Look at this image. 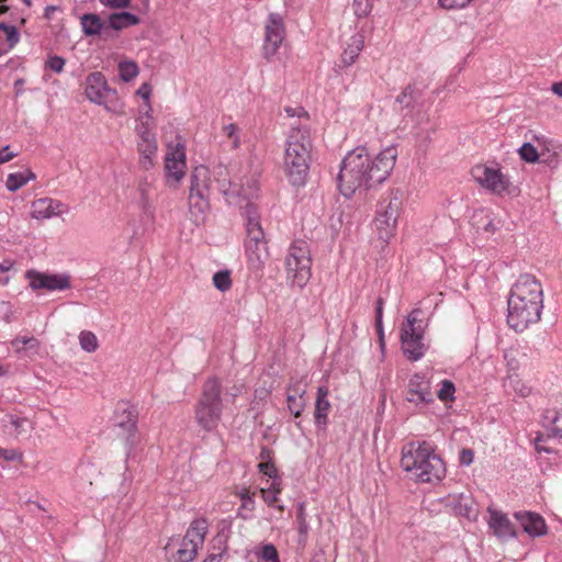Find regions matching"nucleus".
I'll return each instance as SVG.
<instances>
[{
  "label": "nucleus",
  "instance_id": "f257e3e1",
  "mask_svg": "<svg viewBox=\"0 0 562 562\" xmlns=\"http://www.w3.org/2000/svg\"><path fill=\"white\" fill-rule=\"evenodd\" d=\"M397 148L386 146L375 156L359 146L348 151L341 161L337 176L338 189L346 198L384 182L395 167Z\"/></svg>",
  "mask_w": 562,
  "mask_h": 562
},
{
  "label": "nucleus",
  "instance_id": "f03ea898",
  "mask_svg": "<svg viewBox=\"0 0 562 562\" xmlns=\"http://www.w3.org/2000/svg\"><path fill=\"white\" fill-rule=\"evenodd\" d=\"M507 323L516 331L525 330L540 319L543 308V292L539 281L530 276H521L513 285L508 301Z\"/></svg>",
  "mask_w": 562,
  "mask_h": 562
},
{
  "label": "nucleus",
  "instance_id": "7ed1b4c3",
  "mask_svg": "<svg viewBox=\"0 0 562 562\" xmlns=\"http://www.w3.org/2000/svg\"><path fill=\"white\" fill-rule=\"evenodd\" d=\"M311 153L310 130L305 125L291 124L283 156V171L291 186L299 188L306 184Z\"/></svg>",
  "mask_w": 562,
  "mask_h": 562
},
{
  "label": "nucleus",
  "instance_id": "20e7f679",
  "mask_svg": "<svg viewBox=\"0 0 562 562\" xmlns=\"http://www.w3.org/2000/svg\"><path fill=\"white\" fill-rule=\"evenodd\" d=\"M402 469L422 483L439 482L446 476V464L426 442H409L402 449Z\"/></svg>",
  "mask_w": 562,
  "mask_h": 562
},
{
  "label": "nucleus",
  "instance_id": "39448f33",
  "mask_svg": "<svg viewBox=\"0 0 562 562\" xmlns=\"http://www.w3.org/2000/svg\"><path fill=\"white\" fill-rule=\"evenodd\" d=\"M228 396L234 398L236 394L224 395L218 379L209 378L205 381L194 411L195 422L203 430L214 431L217 429L222 420L224 403Z\"/></svg>",
  "mask_w": 562,
  "mask_h": 562
},
{
  "label": "nucleus",
  "instance_id": "423d86ee",
  "mask_svg": "<svg viewBox=\"0 0 562 562\" xmlns=\"http://www.w3.org/2000/svg\"><path fill=\"white\" fill-rule=\"evenodd\" d=\"M161 131L166 143L164 158L166 183L170 188H178L187 173L186 142L172 122L164 126Z\"/></svg>",
  "mask_w": 562,
  "mask_h": 562
},
{
  "label": "nucleus",
  "instance_id": "0eeeda50",
  "mask_svg": "<svg viewBox=\"0 0 562 562\" xmlns=\"http://www.w3.org/2000/svg\"><path fill=\"white\" fill-rule=\"evenodd\" d=\"M286 280L292 286L303 289L312 277L311 250L306 241L295 240L285 257Z\"/></svg>",
  "mask_w": 562,
  "mask_h": 562
},
{
  "label": "nucleus",
  "instance_id": "6e6552de",
  "mask_svg": "<svg viewBox=\"0 0 562 562\" xmlns=\"http://www.w3.org/2000/svg\"><path fill=\"white\" fill-rule=\"evenodd\" d=\"M85 95L91 103L103 106L112 114L124 113V103L117 98L116 90L109 86L105 76L100 71L87 76Z\"/></svg>",
  "mask_w": 562,
  "mask_h": 562
},
{
  "label": "nucleus",
  "instance_id": "1a4fd4ad",
  "mask_svg": "<svg viewBox=\"0 0 562 562\" xmlns=\"http://www.w3.org/2000/svg\"><path fill=\"white\" fill-rule=\"evenodd\" d=\"M471 176L482 189L496 194H513L516 187L509 176L496 162L477 164L472 167Z\"/></svg>",
  "mask_w": 562,
  "mask_h": 562
},
{
  "label": "nucleus",
  "instance_id": "9d476101",
  "mask_svg": "<svg viewBox=\"0 0 562 562\" xmlns=\"http://www.w3.org/2000/svg\"><path fill=\"white\" fill-rule=\"evenodd\" d=\"M419 314L418 310L409 313L401 328L402 351L412 361L422 359L427 350L424 342L425 324L418 318Z\"/></svg>",
  "mask_w": 562,
  "mask_h": 562
},
{
  "label": "nucleus",
  "instance_id": "9b49d317",
  "mask_svg": "<svg viewBox=\"0 0 562 562\" xmlns=\"http://www.w3.org/2000/svg\"><path fill=\"white\" fill-rule=\"evenodd\" d=\"M136 423L137 414L133 406L127 403H121L116 406L114 424L125 434V454L127 459L134 456L142 441Z\"/></svg>",
  "mask_w": 562,
  "mask_h": 562
},
{
  "label": "nucleus",
  "instance_id": "f8f14e48",
  "mask_svg": "<svg viewBox=\"0 0 562 562\" xmlns=\"http://www.w3.org/2000/svg\"><path fill=\"white\" fill-rule=\"evenodd\" d=\"M204 533L201 529H187L183 536L172 537L166 549L173 555L175 562H191L202 547Z\"/></svg>",
  "mask_w": 562,
  "mask_h": 562
},
{
  "label": "nucleus",
  "instance_id": "ddd939ff",
  "mask_svg": "<svg viewBox=\"0 0 562 562\" xmlns=\"http://www.w3.org/2000/svg\"><path fill=\"white\" fill-rule=\"evenodd\" d=\"M285 37L284 20L279 13H270L265 24L263 55L267 59L272 58Z\"/></svg>",
  "mask_w": 562,
  "mask_h": 562
},
{
  "label": "nucleus",
  "instance_id": "4468645a",
  "mask_svg": "<svg viewBox=\"0 0 562 562\" xmlns=\"http://www.w3.org/2000/svg\"><path fill=\"white\" fill-rule=\"evenodd\" d=\"M25 278L32 290L64 291L70 288V277L67 273H45L27 270Z\"/></svg>",
  "mask_w": 562,
  "mask_h": 562
},
{
  "label": "nucleus",
  "instance_id": "2eb2a0df",
  "mask_svg": "<svg viewBox=\"0 0 562 562\" xmlns=\"http://www.w3.org/2000/svg\"><path fill=\"white\" fill-rule=\"evenodd\" d=\"M137 150L140 157V164L144 168H149L154 164V158L158 153V143L155 128L147 125H136Z\"/></svg>",
  "mask_w": 562,
  "mask_h": 562
},
{
  "label": "nucleus",
  "instance_id": "dca6fc26",
  "mask_svg": "<svg viewBox=\"0 0 562 562\" xmlns=\"http://www.w3.org/2000/svg\"><path fill=\"white\" fill-rule=\"evenodd\" d=\"M217 183L220 191L223 192L227 199L239 196L246 200L251 199L256 195L259 188L257 173H252L245 180L240 179L239 182L217 180Z\"/></svg>",
  "mask_w": 562,
  "mask_h": 562
},
{
  "label": "nucleus",
  "instance_id": "f3484780",
  "mask_svg": "<svg viewBox=\"0 0 562 562\" xmlns=\"http://www.w3.org/2000/svg\"><path fill=\"white\" fill-rule=\"evenodd\" d=\"M406 400L415 406H423L434 402L430 382L424 374L416 373L411 376Z\"/></svg>",
  "mask_w": 562,
  "mask_h": 562
},
{
  "label": "nucleus",
  "instance_id": "a211bd4d",
  "mask_svg": "<svg viewBox=\"0 0 562 562\" xmlns=\"http://www.w3.org/2000/svg\"><path fill=\"white\" fill-rule=\"evenodd\" d=\"M245 251L248 265L255 270L262 269L269 257L265 236L246 238Z\"/></svg>",
  "mask_w": 562,
  "mask_h": 562
},
{
  "label": "nucleus",
  "instance_id": "6ab92c4d",
  "mask_svg": "<svg viewBox=\"0 0 562 562\" xmlns=\"http://www.w3.org/2000/svg\"><path fill=\"white\" fill-rule=\"evenodd\" d=\"M68 211L66 204L52 198H41L31 204V217L35 220H49Z\"/></svg>",
  "mask_w": 562,
  "mask_h": 562
},
{
  "label": "nucleus",
  "instance_id": "aec40b11",
  "mask_svg": "<svg viewBox=\"0 0 562 562\" xmlns=\"http://www.w3.org/2000/svg\"><path fill=\"white\" fill-rule=\"evenodd\" d=\"M341 46L340 61L345 67H349L356 63L364 47L363 32L356 30L352 34L345 35L341 41Z\"/></svg>",
  "mask_w": 562,
  "mask_h": 562
},
{
  "label": "nucleus",
  "instance_id": "412c9836",
  "mask_svg": "<svg viewBox=\"0 0 562 562\" xmlns=\"http://www.w3.org/2000/svg\"><path fill=\"white\" fill-rule=\"evenodd\" d=\"M405 201L406 194L402 189H392L380 202L378 211L397 221L404 209Z\"/></svg>",
  "mask_w": 562,
  "mask_h": 562
},
{
  "label": "nucleus",
  "instance_id": "4be33fe9",
  "mask_svg": "<svg viewBox=\"0 0 562 562\" xmlns=\"http://www.w3.org/2000/svg\"><path fill=\"white\" fill-rule=\"evenodd\" d=\"M211 183L210 169L203 165L195 167L190 176L189 195L209 196Z\"/></svg>",
  "mask_w": 562,
  "mask_h": 562
},
{
  "label": "nucleus",
  "instance_id": "5701e85b",
  "mask_svg": "<svg viewBox=\"0 0 562 562\" xmlns=\"http://www.w3.org/2000/svg\"><path fill=\"white\" fill-rule=\"evenodd\" d=\"M442 501L446 507L457 516L470 518L475 515L474 502L470 495L449 494Z\"/></svg>",
  "mask_w": 562,
  "mask_h": 562
},
{
  "label": "nucleus",
  "instance_id": "b1692460",
  "mask_svg": "<svg viewBox=\"0 0 562 562\" xmlns=\"http://www.w3.org/2000/svg\"><path fill=\"white\" fill-rule=\"evenodd\" d=\"M233 495L239 499L240 506L238 508V515L243 518H248L255 510V495L256 493L245 484H238L233 487Z\"/></svg>",
  "mask_w": 562,
  "mask_h": 562
},
{
  "label": "nucleus",
  "instance_id": "393cba45",
  "mask_svg": "<svg viewBox=\"0 0 562 562\" xmlns=\"http://www.w3.org/2000/svg\"><path fill=\"white\" fill-rule=\"evenodd\" d=\"M305 386L303 383L299 380L291 381L289 387H288V396H286V403L289 411L295 416L299 417L304 407H305V401H304V394H305Z\"/></svg>",
  "mask_w": 562,
  "mask_h": 562
},
{
  "label": "nucleus",
  "instance_id": "a878e982",
  "mask_svg": "<svg viewBox=\"0 0 562 562\" xmlns=\"http://www.w3.org/2000/svg\"><path fill=\"white\" fill-rule=\"evenodd\" d=\"M329 390L327 386L322 385L317 389V396L315 401V424L324 428L327 424V417L330 409V402L328 401Z\"/></svg>",
  "mask_w": 562,
  "mask_h": 562
},
{
  "label": "nucleus",
  "instance_id": "bb28decb",
  "mask_svg": "<svg viewBox=\"0 0 562 562\" xmlns=\"http://www.w3.org/2000/svg\"><path fill=\"white\" fill-rule=\"evenodd\" d=\"M189 213L195 225L203 224L210 209L209 196L189 195Z\"/></svg>",
  "mask_w": 562,
  "mask_h": 562
},
{
  "label": "nucleus",
  "instance_id": "cd10ccee",
  "mask_svg": "<svg viewBox=\"0 0 562 562\" xmlns=\"http://www.w3.org/2000/svg\"><path fill=\"white\" fill-rule=\"evenodd\" d=\"M244 215L246 218L247 238L265 236L257 207L254 204L248 203L245 206Z\"/></svg>",
  "mask_w": 562,
  "mask_h": 562
},
{
  "label": "nucleus",
  "instance_id": "c85d7f7f",
  "mask_svg": "<svg viewBox=\"0 0 562 562\" xmlns=\"http://www.w3.org/2000/svg\"><path fill=\"white\" fill-rule=\"evenodd\" d=\"M374 224L379 238L385 243L394 236L397 228V221L395 218L384 215L379 211H376Z\"/></svg>",
  "mask_w": 562,
  "mask_h": 562
},
{
  "label": "nucleus",
  "instance_id": "c756f323",
  "mask_svg": "<svg viewBox=\"0 0 562 562\" xmlns=\"http://www.w3.org/2000/svg\"><path fill=\"white\" fill-rule=\"evenodd\" d=\"M15 352L26 357H34L38 355L41 342L33 336H18L11 341Z\"/></svg>",
  "mask_w": 562,
  "mask_h": 562
},
{
  "label": "nucleus",
  "instance_id": "7c9ffc66",
  "mask_svg": "<svg viewBox=\"0 0 562 562\" xmlns=\"http://www.w3.org/2000/svg\"><path fill=\"white\" fill-rule=\"evenodd\" d=\"M535 140L538 146H535L531 143H525L519 148V155L522 160L527 162H536L540 156L544 155V149L547 148V140L544 137H535Z\"/></svg>",
  "mask_w": 562,
  "mask_h": 562
},
{
  "label": "nucleus",
  "instance_id": "2f4dec72",
  "mask_svg": "<svg viewBox=\"0 0 562 562\" xmlns=\"http://www.w3.org/2000/svg\"><path fill=\"white\" fill-rule=\"evenodd\" d=\"M35 180V173L30 169H21L7 176L5 187L10 192H15Z\"/></svg>",
  "mask_w": 562,
  "mask_h": 562
},
{
  "label": "nucleus",
  "instance_id": "473e14b6",
  "mask_svg": "<svg viewBox=\"0 0 562 562\" xmlns=\"http://www.w3.org/2000/svg\"><path fill=\"white\" fill-rule=\"evenodd\" d=\"M139 18L131 12H116L109 16V24L113 30H123L128 26L137 25Z\"/></svg>",
  "mask_w": 562,
  "mask_h": 562
},
{
  "label": "nucleus",
  "instance_id": "72a5a7b5",
  "mask_svg": "<svg viewBox=\"0 0 562 562\" xmlns=\"http://www.w3.org/2000/svg\"><path fill=\"white\" fill-rule=\"evenodd\" d=\"M281 484V479H274L272 480L269 487L261 488V498L268 506L281 508V505L279 504V495L282 490Z\"/></svg>",
  "mask_w": 562,
  "mask_h": 562
},
{
  "label": "nucleus",
  "instance_id": "f704fd0d",
  "mask_svg": "<svg viewBox=\"0 0 562 562\" xmlns=\"http://www.w3.org/2000/svg\"><path fill=\"white\" fill-rule=\"evenodd\" d=\"M80 24L82 27V32L87 36L100 34L104 25L101 18L93 13L83 14L80 18Z\"/></svg>",
  "mask_w": 562,
  "mask_h": 562
},
{
  "label": "nucleus",
  "instance_id": "c9c22d12",
  "mask_svg": "<svg viewBox=\"0 0 562 562\" xmlns=\"http://www.w3.org/2000/svg\"><path fill=\"white\" fill-rule=\"evenodd\" d=\"M117 71L122 81L130 82L139 75V67L132 59H123L117 65Z\"/></svg>",
  "mask_w": 562,
  "mask_h": 562
},
{
  "label": "nucleus",
  "instance_id": "e433bc0d",
  "mask_svg": "<svg viewBox=\"0 0 562 562\" xmlns=\"http://www.w3.org/2000/svg\"><path fill=\"white\" fill-rule=\"evenodd\" d=\"M515 518L520 527H546L544 519L532 512H517Z\"/></svg>",
  "mask_w": 562,
  "mask_h": 562
},
{
  "label": "nucleus",
  "instance_id": "4c0bfd02",
  "mask_svg": "<svg viewBox=\"0 0 562 562\" xmlns=\"http://www.w3.org/2000/svg\"><path fill=\"white\" fill-rule=\"evenodd\" d=\"M78 342L80 348L88 352H95L99 348V339L91 330H81L78 335Z\"/></svg>",
  "mask_w": 562,
  "mask_h": 562
},
{
  "label": "nucleus",
  "instance_id": "58836bf2",
  "mask_svg": "<svg viewBox=\"0 0 562 562\" xmlns=\"http://www.w3.org/2000/svg\"><path fill=\"white\" fill-rule=\"evenodd\" d=\"M543 425L553 436L562 438V412H548Z\"/></svg>",
  "mask_w": 562,
  "mask_h": 562
},
{
  "label": "nucleus",
  "instance_id": "ea45409f",
  "mask_svg": "<svg viewBox=\"0 0 562 562\" xmlns=\"http://www.w3.org/2000/svg\"><path fill=\"white\" fill-rule=\"evenodd\" d=\"M223 135L232 149H238L241 146V130L235 123L224 125Z\"/></svg>",
  "mask_w": 562,
  "mask_h": 562
},
{
  "label": "nucleus",
  "instance_id": "a19ab883",
  "mask_svg": "<svg viewBox=\"0 0 562 562\" xmlns=\"http://www.w3.org/2000/svg\"><path fill=\"white\" fill-rule=\"evenodd\" d=\"M486 522H487L488 527H508L509 526V519H508L507 515L494 506H488V508H487Z\"/></svg>",
  "mask_w": 562,
  "mask_h": 562
},
{
  "label": "nucleus",
  "instance_id": "79ce46f5",
  "mask_svg": "<svg viewBox=\"0 0 562 562\" xmlns=\"http://www.w3.org/2000/svg\"><path fill=\"white\" fill-rule=\"evenodd\" d=\"M0 32L5 35L7 47L4 50L13 48L20 41V33L14 25L0 23Z\"/></svg>",
  "mask_w": 562,
  "mask_h": 562
},
{
  "label": "nucleus",
  "instance_id": "37998d69",
  "mask_svg": "<svg viewBox=\"0 0 562 562\" xmlns=\"http://www.w3.org/2000/svg\"><path fill=\"white\" fill-rule=\"evenodd\" d=\"M213 285L221 292H226L232 286L231 272L228 270H221L213 276Z\"/></svg>",
  "mask_w": 562,
  "mask_h": 562
},
{
  "label": "nucleus",
  "instance_id": "c03bdc74",
  "mask_svg": "<svg viewBox=\"0 0 562 562\" xmlns=\"http://www.w3.org/2000/svg\"><path fill=\"white\" fill-rule=\"evenodd\" d=\"M505 387L513 390L517 395L526 397L530 394V387L521 382L517 376H508Z\"/></svg>",
  "mask_w": 562,
  "mask_h": 562
},
{
  "label": "nucleus",
  "instance_id": "a18cd8bd",
  "mask_svg": "<svg viewBox=\"0 0 562 562\" xmlns=\"http://www.w3.org/2000/svg\"><path fill=\"white\" fill-rule=\"evenodd\" d=\"M256 554L263 560V562H280L278 551L271 543L260 547Z\"/></svg>",
  "mask_w": 562,
  "mask_h": 562
},
{
  "label": "nucleus",
  "instance_id": "49530a36",
  "mask_svg": "<svg viewBox=\"0 0 562 562\" xmlns=\"http://www.w3.org/2000/svg\"><path fill=\"white\" fill-rule=\"evenodd\" d=\"M9 423L16 436L26 434L31 429V422L27 418L10 416Z\"/></svg>",
  "mask_w": 562,
  "mask_h": 562
},
{
  "label": "nucleus",
  "instance_id": "de8ad7c7",
  "mask_svg": "<svg viewBox=\"0 0 562 562\" xmlns=\"http://www.w3.org/2000/svg\"><path fill=\"white\" fill-rule=\"evenodd\" d=\"M15 271V262L12 259H4L0 262V285H7Z\"/></svg>",
  "mask_w": 562,
  "mask_h": 562
},
{
  "label": "nucleus",
  "instance_id": "09e8293b",
  "mask_svg": "<svg viewBox=\"0 0 562 562\" xmlns=\"http://www.w3.org/2000/svg\"><path fill=\"white\" fill-rule=\"evenodd\" d=\"M373 8L372 0H353L352 10L357 18H367Z\"/></svg>",
  "mask_w": 562,
  "mask_h": 562
},
{
  "label": "nucleus",
  "instance_id": "8fccbe9b",
  "mask_svg": "<svg viewBox=\"0 0 562 562\" xmlns=\"http://www.w3.org/2000/svg\"><path fill=\"white\" fill-rule=\"evenodd\" d=\"M454 392H456L454 384L449 380H443L440 383V387L438 390L437 396L442 402L453 401Z\"/></svg>",
  "mask_w": 562,
  "mask_h": 562
},
{
  "label": "nucleus",
  "instance_id": "3c124183",
  "mask_svg": "<svg viewBox=\"0 0 562 562\" xmlns=\"http://www.w3.org/2000/svg\"><path fill=\"white\" fill-rule=\"evenodd\" d=\"M260 477L281 479L276 465L270 461H260L257 465Z\"/></svg>",
  "mask_w": 562,
  "mask_h": 562
},
{
  "label": "nucleus",
  "instance_id": "603ef678",
  "mask_svg": "<svg viewBox=\"0 0 562 562\" xmlns=\"http://www.w3.org/2000/svg\"><path fill=\"white\" fill-rule=\"evenodd\" d=\"M473 0H438V5L445 10H461L467 8Z\"/></svg>",
  "mask_w": 562,
  "mask_h": 562
},
{
  "label": "nucleus",
  "instance_id": "864d4df0",
  "mask_svg": "<svg viewBox=\"0 0 562 562\" xmlns=\"http://www.w3.org/2000/svg\"><path fill=\"white\" fill-rule=\"evenodd\" d=\"M65 65V58L57 55H53L47 58L45 67L56 74H60L64 70Z\"/></svg>",
  "mask_w": 562,
  "mask_h": 562
},
{
  "label": "nucleus",
  "instance_id": "5fc2aeb1",
  "mask_svg": "<svg viewBox=\"0 0 562 562\" xmlns=\"http://www.w3.org/2000/svg\"><path fill=\"white\" fill-rule=\"evenodd\" d=\"M146 111L137 119L136 125H147L149 128H155V120L153 116V109L149 103H146Z\"/></svg>",
  "mask_w": 562,
  "mask_h": 562
},
{
  "label": "nucleus",
  "instance_id": "6e6d98bb",
  "mask_svg": "<svg viewBox=\"0 0 562 562\" xmlns=\"http://www.w3.org/2000/svg\"><path fill=\"white\" fill-rule=\"evenodd\" d=\"M493 536H495L501 542H505L510 539L518 538L519 533L517 529H493Z\"/></svg>",
  "mask_w": 562,
  "mask_h": 562
},
{
  "label": "nucleus",
  "instance_id": "4d7b16f0",
  "mask_svg": "<svg viewBox=\"0 0 562 562\" xmlns=\"http://www.w3.org/2000/svg\"><path fill=\"white\" fill-rule=\"evenodd\" d=\"M0 459L5 461H20L22 454L15 449H0Z\"/></svg>",
  "mask_w": 562,
  "mask_h": 562
},
{
  "label": "nucleus",
  "instance_id": "13d9d810",
  "mask_svg": "<svg viewBox=\"0 0 562 562\" xmlns=\"http://www.w3.org/2000/svg\"><path fill=\"white\" fill-rule=\"evenodd\" d=\"M153 89L151 86L147 82H144L140 85V87L137 89L136 94L140 97L145 103L150 102V95H151Z\"/></svg>",
  "mask_w": 562,
  "mask_h": 562
},
{
  "label": "nucleus",
  "instance_id": "bf43d9fd",
  "mask_svg": "<svg viewBox=\"0 0 562 562\" xmlns=\"http://www.w3.org/2000/svg\"><path fill=\"white\" fill-rule=\"evenodd\" d=\"M474 460V452L471 449H462L459 456L461 465L469 467Z\"/></svg>",
  "mask_w": 562,
  "mask_h": 562
},
{
  "label": "nucleus",
  "instance_id": "052dcab7",
  "mask_svg": "<svg viewBox=\"0 0 562 562\" xmlns=\"http://www.w3.org/2000/svg\"><path fill=\"white\" fill-rule=\"evenodd\" d=\"M16 156H18V153L11 150L10 146L2 147L0 149V165L11 160L12 158H14Z\"/></svg>",
  "mask_w": 562,
  "mask_h": 562
},
{
  "label": "nucleus",
  "instance_id": "680f3d73",
  "mask_svg": "<svg viewBox=\"0 0 562 562\" xmlns=\"http://www.w3.org/2000/svg\"><path fill=\"white\" fill-rule=\"evenodd\" d=\"M102 3L112 9H123L127 8L131 3V0H101Z\"/></svg>",
  "mask_w": 562,
  "mask_h": 562
},
{
  "label": "nucleus",
  "instance_id": "e2e57ef3",
  "mask_svg": "<svg viewBox=\"0 0 562 562\" xmlns=\"http://www.w3.org/2000/svg\"><path fill=\"white\" fill-rule=\"evenodd\" d=\"M376 327H378L380 335L382 336L383 329H382V300L381 299L378 301V306H376Z\"/></svg>",
  "mask_w": 562,
  "mask_h": 562
},
{
  "label": "nucleus",
  "instance_id": "0e129e2a",
  "mask_svg": "<svg viewBox=\"0 0 562 562\" xmlns=\"http://www.w3.org/2000/svg\"><path fill=\"white\" fill-rule=\"evenodd\" d=\"M521 531L526 532L530 538L542 537L547 535V529H521Z\"/></svg>",
  "mask_w": 562,
  "mask_h": 562
},
{
  "label": "nucleus",
  "instance_id": "69168bd1",
  "mask_svg": "<svg viewBox=\"0 0 562 562\" xmlns=\"http://www.w3.org/2000/svg\"><path fill=\"white\" fill-rule=\"evenodd\" d=\"M551 91L562 98V80L561 81H558V82H554L552 86H551Z\"/></svg>",
  "mask_w": 562,
  "mask_h": 562
},
{
  "label": "nucleus",
  "instance_id": "338daca9",
  "mask_svg": "<svg viewBox=\"0 0 562 562\" xmlns=\"http://www.w3.org/2000/svg\"><path fill=\"white\" fill-rule=\"evenodd\" d=\"M271 482H272V479H268V477H260V479H259V483H258L259 492L261 493V488H262V487H269V485L271 484Z\"/></svg>",
  "mask_w": 562,
  "mask_h": 562
},
{
  "label": "nucleus",
  "instance_id": "774afa93",
  "mask_svg": "<svg viewBox=\"0 0 562 562\" xmlns=\"http://www.w3.org/2000/svg\"><path fill=\"white\" fill-rule=\"evenodd\" d=\"M221 554H211L203 562H220Z\"/></svg>",
  "mask_w": 562,
  "mask_h": 562
}]
</instances>
